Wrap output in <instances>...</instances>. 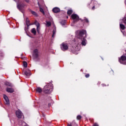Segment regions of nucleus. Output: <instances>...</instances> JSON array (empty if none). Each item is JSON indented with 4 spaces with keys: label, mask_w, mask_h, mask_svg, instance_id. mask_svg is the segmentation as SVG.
I'll use <instances>...</instances> for the list:
<instances>
[{
    "label": "nucleus",
    "mask_w": 126,
    "mask_h": 126,
    "mask_svg": "<svg viewBox=\"0 0 126 126\" xmlns=\"http://www.w3.org/2000/svg\"><path fill=\"white\" fill-rule=\"evenodd\" d=\"M34 24L36 25V27L40 26V24H39V23L37 21H35L34 22Z\"/></svg>",
    "instance_id": "nucleus-20"
},
{
    "label": "nucleus",
    "mask_w": 126,
    "mask_h": 126,
    "mask_svg": "<svg viewBox=\"0 0 126 126\" xmlns=\"http://www.w3.org/2000/svg\"><path fill=\"white\" fill-rule=\"evenodd\" d=\"M92 9L93 10H94L95 9V6H94L92 7Z\"/></svg>",
    "instance_id": "nucleus-33"
},
{
    "label": "nucleus",
    "mask_w": 126,
    "mask_h": 126,
    "mask_svg": "<svg viewBox=\"0 0 126 126\" xmlns=\"http://www.w3.org/2000/svg\"><path fill=\"white\" fill-rule=\"evenodd\" d=\"M119 62L122 64H126V54L122 55L119 59Z\"/></svg>",
    "instance_id": "nucleus-3"
},
{
    "label": "nucleus",
    "mask_w": 126,
    "mask_h": 126,
    "mask_svg": "<svg viewBox=\"0 0 126 126\" xmlns=\"http://www.w3.org/2000/svg\"><path fill=\"white\" fill-rule=\"evenodd\" d=\"M30 12L33 14V15H34L35 16H38V14L37 13H36V12L32 11V10H30Z\"/></svg>",
    "instance_id": "nucleus-16"
},
{
    "label": "nucleus",
    "mask_w": 126,
    "mask_h": 126,
    "mask_svg": "<svg viewBox=\"0 0 126 126\" xmlns=\"http://www.w3.org/2000/svg\"><path fill=\"white\" fill-rule=\"evenodd\" d=\"M51 25H52V23H51V22H46V26H47V27H49V26H51Z\"/></svg>",
    "instance_id": "nucleus-19"
},
{
    "label": "nucleus",
    "mask_w": 126,
    "mask_h": 126,
    "mask_svg": "<svg viewBox=\"0 0 126 126\" xmlns=\"http://www.w3.org/2000/svg\"><path fill=\"white\" fill-rule=\"evenodd\" d=\"M14 1H16V2H19V0H14Z\"/></svg>",
    "instance_id": "nucleus-31"
},
{
    "label": "nucleus",
    "mask_w": 126,
    "mask_h": 126,
    "mask_svg": "<svg viewBox=\"0 0 126 126\" xmlns=\"http://www.w3.org/2000/svg\"><path fill=\"white\" fill-rule=\"evenodd\" d=\"M124 23L126 24V18H124L123 19Z\"/></svg>",
    "instance_id": "nucleus-28"
},
{
    "label": "nucleus",
    "mask_w": 126,
    "mask_h": 126,
    "mask_svg": "<svg viewBox=\"0 0 126 126\" xmlns=\"http://www.w3.org/2000/svg\"><path fill=\"white\" fill-rule=\"evenodd\" d=\"M6 91L9 93H13L14 92V90L11 88H7Z\"/></svg>",
    "instance_id": "nucleus-10"
},
{
    "label": "nucleus",
    "mask_w": 126,
    "mask_h": 126,
    "mask_svg": "<svg viewBox=\"0 0 126 126\" xmlns=\"http://www.w3.org/2000/svg\"><path fill=\"white\" fill-rule=\"evenodd\" d=\"M89 76H90V75L89 74H87L85 75V77H86V78H88Z\"/></svg>",
    "instance_id": "nucleus-25"
},
{
    "label": "nucleus",
    "mask_w": 126,
    "mask_h": 126,
    "mask_svg": "<svg viewBox=\"0 0 126 126\" xmlns=\"http://www.w3.org/2000/svg\"><path fill=\"white\" fill-rule=\"evenodd\" d=\"M67 126H72V124H71V123H68V124H67Z\"/></svg>",
    "instance_id": "nucleus-29"
},
{
    "label": "nucleus",
    "mask_w": 126,
    "mask_h": 126,
    "mask_svg": "<svg viewBox=\"0 0 126 126\" xmlns=\"http://www.w3.org/2000/svg\"><path fill=\"white\" fill-rule=\"evenodd\" d=\"M79 38L82 41L81 45L82 46H86V44L87 43V40L85 39L86 38V31L84 30L80 31Z\"/></svg>",
    "instance_id": "nucleus-1"
},
{
    "label": "nucleus",
    "mask_w": 126,
    "mask_h": 126,
    "mask_svg": "<svg viewBox=\"0 0 126 126\" xmlns=\"http://www.w3.org/2000/svg\"><path fill=\"white\" fill-rule=\"evenodd\" d=\"M61 49L63 51H66V50L68 49V46H67V44L63 43L61 45Z\"/></svg>",
    "instance_id": "nucleus-6"
},
{
    "label": "nucleus",
    "mask_w": 126,
    "mask_h": 126,
    "mask_svg": "<svg viewBox=\"0 0 126 126\" xmlns=\"http://www.w3.org/2000/svg\"><path fill=\"white\" fill-rule=\"evenodd\" d=\"M25 1H26V2H27L28 3H29V0H25Z\"/></svg>",
    "instance_id": "nucleus-32"
},
{
    "label": "nucleus",
    "mask_w": 126,
    "mask_h": 126,
    "mask_svg": "<svg viewBox=\"0 0 126 126\" xmlns=\"http://www.w3.org/2000/svg\"><path fill=\"white\" fill-rule=\"evenodd\" d=\"M94 126H99V125L95 123L94 125Z\"/></svg>",
    "instance_id": "nucleus-34"
},
{
    "label": "nucleus",
    "mask_w": 126,
    "mask_h": 126,
    "mask_svg": "<svg viewBox=\"0 0 126 126\" xmlns=\"http://www.w3.org/2000/svg\"><path fill=\"white\" fill-rule=\"evenodd\" d=\"M3 98L4 99L5 101V104H9V100L8 99V97L6 96V95L4 94L3 95Z\"/></svg>",
    "instance_id": "nucleus-8"
},
{
    "label": "nucleus",
    "mask_w": 126,
    "mask_h": 126,
    "mask_svg": "<svg viewBox=\"0 0 126 126\" xmlns=\"http://www.w3.org/2000/svg\"><path fill=\"white\" fill-rule=\"evenodd\" d=\"M36 30L38 33H40V26L37 27Z\"/></svg>",
    "instance_id": "nucleus-23"
},
{
    "label": "nucleus",
    "mask_w": 126,
    "mask_h": 126,
    "mask_svg": "<svg viewBox=\"0 0 126 126\" xmlns=\"http://www.w3.org/2000/svg\"><path fill=\"white\" fill-rule=\"evenodd\" d=\"M19 6H20V7H21V6H22V7H24V6H25V5L24 4L22 5V4H19Z\"/></svg>",
    "instance_id": "nucleus-26"
},
{
    "label": "nucleus",
    "mask_w": 126,
    "mask_h": 126,
    "mask_svg": "<svg viewBox=\"0 0 126 126\" xmlns=\"http://www.w3.org/2000/svg\"><path fill=\"white\" fill-rule=\"evenodd\" d=\"M53 86H52V84H48L47 85L45 86L43 89V92L45 94H51L53 91Z\"/></svg>",
    "instance_id": "nucleus-2"
},
{
    "label": "nucleus",
    "mask_w": 126,
    "mask_h": 126,
    "mask_svg": "<svg viewBox=\"0 0 126 126\" xmlns=\"http://www.w3.org/2000/svg\"><path fill=\"white\" fill-rule=\"evenodd\" d=\"M61 23L62 24V25H65V23H66L65 20L62 21Z\"/></svg>",
    "instance_id": "nucleus-24"
},
{
    "label": "nucleus",
    "mask_w": 126,
    "mask_h": 126,
    "mask_svg": "<svg viewBox=\"0 0 126 126\" xmlns=\"http://www.w3.org/2000/svg\"><path fill=\"white\" fill-rule=\"evenodd\" d=\"M7 85H8V86H10V87L12 86V85L9 83H8V84H7Z\"/></svg>",
    "instance_id": "nucleus-30"
},
{
    "label": "nucleus",
    "mask_w": 126,
    "mask_h": 126,
    "mask_svg": "<svg viewBox=\"0 0 126 126\" xmlns=\"http://www.w3.org/2000/svg\"><path fill=\"white\" fill-rule=\"evenodd\" d=\"M23 64H24V67H27V62H23Z\"/></svg>",
    "instance_id": "nucleus-22"
},
{
    "label": "nucleus",
    "mask_w": 126,
    "mask_h": 126,
    "mask_svg": "<svg viewBox=\"0 0 126 126\" xmlns=\"http://www.w3.org/2000/svg\"><path fill=\"white\" fill-rule=\"evenodd\" d=\"M53 11L55 13H58L60 12V11H61V9H60V8L55 7L53 9Z\"/></svg>",
    "instance_id": "nucleus-9"
},
{
    "label": "nucleus",
    "mask_w": 126,
    "mask_h": 126,
    "mask_svg": "<svg viewBox=\"0 0 126 126\" xmlns=\"http://www.w3.org/2000/svg\"><path fill=\"white\" fill-rule=\"evenodd\" d=\"M16 116L19 119H21L22 118L23 114L20 110H18L16 111Z\"/></svg>",
    "instance_id": "nucleus-7"
},
{
    "label": "nucleus",
    "mask_w": 126,
    "mask_h": 126,
    "mask_svg": "<svg viewBox=\"0 0 126 126\" xmlns=\"http://www.w3.org/2000/svg\"><path fill=\"white\" fill-rule=\"evenodd\" d=\"M56 33H57V31L56 30V29H55L54 30H53V33L52 34L53 38H54L56 35Z\"/></svg>",
    "instance_id": "nucleus-17"
},
{
    "label": "nucleus",
    "mask_w": 126,
    "mask_h": 126,
    "mask_svg": "<svg viewBox=\"0 0 126 126\" xmlns=\"http://www.w3.org/2000/svg\"><path fill=\"white\" fill-rule=\"evenodd\" d=\"M31 32L32 34H33V35H36V34L37 33V32L36 31V29L35 28L32 29Z\"/></svg>",
    "instance_id": "nucleus-13"
},
{
    "label": "nucleus",
    "mask_w": 126,
    "mask_h": 126,
    "mask_svg": "<svg viewBox=\"0 0 126 126\" xmlns=\"http://www.w3.org/2000/svg\"><path fill=\"white\" fill-rule=\"evenodd\" d=\"M24 74L26 75V76H30L31 75V73H30V71H25L24 72Z\"/></svg>",
    "instance_id": "nucleus-12"
},
{
    "label": "nucleus",
    "mask_w": 126,
    "mask_h": 126,
    "mask_svg": "<svg viewBox=\"0 0 126 126\" xmlns=\"http://www.w3.org/2000/svg\"><path fill=\"white\" fill-rule=\"evenodd\" d=\"M71 19L73 20V23H75L79 20V17L76 14H73L71 16Z\"/></svg>",
    "instance_id": "nucleus-4"
},
{
    "label": "nucleus",
    "mask_w": 126,
    "mask_h": 126,
    "mask_svg": "<svg viewBox=\"0 0 126 126\" xmlns=\"http://www.w3.org/2000/svg\"><path fill=\"white\" fill-rule=\"evenodd\" d=\"M39 11L41 12L43 14H45V12L44 11V9L43 8H41V7H39Z\"/></svg>",
    "instance_id": "nucleus-18"
},
{
    "label": "nucleus",
    "mask_w": 126,
    "mask_h": 126,
    "mask_svg": "<svg viewBox=\"0 0 126 126\" xmlns=\"http://www.w3.org/2000/svg\"><path fill=\"white\" fill-rule=\"evenodd\" d=\"M28 23H29V21H27V25H28Z\"/></svg>",
    "instance_id": "nucleus-35"
},
{
    "label": "nucleus",
    "mask_w": 126,
    "mask_h": 126,
    "mask_svg": "<svg viewBox=\"0 0 126 126\" xmlns=\"http://www.w3.org/2000/svg\"><path fill=\"white\" fill-rule=\"evenodd\" d=\"M71 13H72V10H69L67 11V14H68V15H70V14H71Z\"/></svg>",
    "instance_id": "nucleus-21"
},
{
    "label": "nucleus",
    "mask_w": 126,
    "mask_h": 126,
    "mask_svg": "<svg viewBox=\"0 0 126 126\" xmlns=\"http://www.w3.org/2000/svg\"><path fill=\"white\" fill-rule=\"evenodd\" d=\"M84 20L87 23H89V20L88 19H85Z\"/></svg>",
    "instance_id": "nucleus-27"
},
{
    "label": "nucleus",
    "mask_w": 126,
    "mask_h": 126,
    "mask_svg": "<svg viewBox=\"0 0 126 126\" xmlns=\"http://www.w3.org/2000/svg\"><path fill=\"white\" fill-rule=\"evenodd\" d=\"M24 124L25 125V122H22V125H24Z\"/></svg>",
    "instance_id": "nucleus-38"
},
{
    "label": "nucleus",
    "mask_w": 126,
    "mask_h": 126,
    "mask_svg": "<svg viewBox=\"0 0 126 126\" xmlns=\"http://www.w3.org/2000/svg\"><path fill=\"white\" fill-rule=\"evenodd\" d=\"M120 27L122 30H125V29H126V27L125 26V25L122 24H120Z\"/></svg>",
    "instance_id": "nucleus-15"
},
{
    "label": "nucleus",
    "mask_w": 126,
    "mask_h": 126,
    "mask_svg": "<svg viewBox=\"0 0 126 126\" xmlns=\"http://www.w3.org/2000/svg\"><path fill=\"white\" fill-rule=\"evenodd\" d=\"M33 56H34V57H35V58H37V57H38V50L37 49H35L33 51Z\"/></svg>",
    "instance_id": "nucleus-11"
},
{
    "label": "nucleus",
    "mask_w": 126,
    "mask_h": 126,
    "mask_svg": "<svg viewBox=\"0 0 126 126\" xmlns=\"http://www.w3.org/2000/svg\"><path fill=\"white\" fill-rule=\"evenodd\" d=\"M66 18H68V16H67Z\"/></svg>",
    "instance_id": "nucleus-40"
},
{
    "label": "nucleus",
    "mask_w": 126,
    "mask_h": 126,
    "mask_svg": "<svg viewBox=\"0 0 126 126\" xmlns=\"http://www.w3.org/2000/svg\"><path fill=\"white\" fill-rule=\"evenodd\" d=\"M35 90L36 92H38V93H41L42 92V89L40 87H37Z\"/></svg>",
    "instance_id": "nucleus-14"
},
{
    "label": "nucleus",
    "mask_w": 126,
    "mask_h": 126,
    "mask_svg": "<svg viewBox=\"0 0 126 126\" xmlns=\"http://www.w3.org/2000/svg\"><path fill=\"white\" fill-rule=\"evenodd\" d=\"M74 42H78L79 41V31H76L75 32Z\"/></svg>",
    "instance_id": "nucleus-5"
},
{
    "label": "nucleus",
    "mask_w": 126,
    "mask_h": 126,
    "mask_svg": "<svg viewBox=\"0 0 126 126\" xmlns=\"http://www.w3.org/2000/svg\"><path fill=\"white\" fill-rule=\"evenodd\" d=\"M81 119V117L79 116V120H80Z\"/></svg>",
    "instance_id": "nucleus-39"
},
{
    "label": "nucleus",
    "mask_w": 126,
    "mask_h": 126,
    "mask_svg": "<svg viewBox=\"0 0 126 126\" xmlns=\"http://www.w3.org/2000/svg\"><path fill=\"white\" fill-rule=\"evenodd\" d=\"M77 120H79V115H78L77 117Z\"/></svg>",
    "instance_id": "nucleus-36"
},
{
    "label": "nucleus",
    "mask_w": 126,
    "mask_h": 126,
    "mask_svg": "<svg viewBox=\"0 0 126 126\" xmlns=\"http://www.w3.org/2000/svg\"><path fill=\"white\" fill-rule=\"evenodd\" d=\"M102 86H103V87L106 86V85H105L104 84H102Z\"/></svg>",
    "instance_id": "nucleus-37"
}]
</instances>
